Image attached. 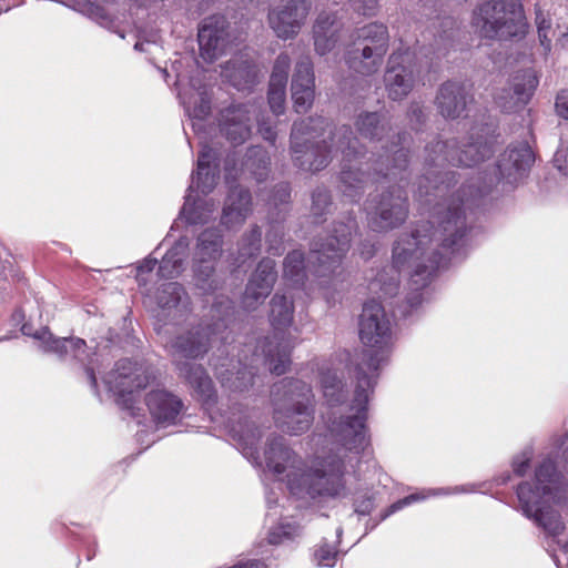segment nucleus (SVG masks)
<instances>
[{"mask_svg": "<svg viewBox=\"0 0 568 568\" xmlns=\"http://www.w3.org/2000/svg\"><path fill=\"white\" fill-rule=\"evenodd\" d=\"M291 153L294 163L306 171L316 172L327 166L337 153L342 154L341 189L344 195L359 196L369 180L368 163H357L362 146L348 125L331 128L322 116H310L293 124Z\"/></svg>", "mask_w": 568, "mask_h": 568, "instance_id": "1", "label": "nucleus"}, {"mask_svg": "<svg viewBox=\"0 0 568 568\" xmlns=\"http://www.w3.org/2000/svg\"><path fill=\"white\" fill-rule=\"evenodd\" d=\"M359 337L367 347L355 363V393L351 409L355 415L341 416L329 424L335 443L348 452L358 454L367 444L365 435V410L377 378V371L387 357L390 339V323L382 304L375 300L365 303L359 318Z\"/></svg>", "mask_w": 568, "mask_h": 568, "instance_id": "2", "label": "nucleus"}, {"mask_svg": "<svg viewBox=\"0 0 568 568\" xmlns=\"http://www.w3.org/2000/svg\"><path fill=\"white\" fill-rule=\"evenodd\" d=\"M264 456L268 469L277 475L286 474L287 488L298 498L324 500L347 495L345 464L338 455H316L302 460L277 436L268 440Z\"/></svg>", "mask_w": 568, "mask_h": 568, "instance_id": "3", "label": "nucleus"}, {"mask_svg": "<svg viewBox=\"0 0 568 568\" xmlns=\"http://www.w3.org/2000/svg\"><path fill=\"white\" fill-rule=\"evenodd\" d=\"M465 216L453 202L440 216L439 230L430 222L416 224L410 233L403 234L393 248V267L398 272L413 271L424 278L446 265L453 247L465 235Z\"/></svg>", "mask_w": 568, "mask_h": 568, "instance_id": "4", "label": "nucleus"}, {"mask_svg": "<svg viewBox=\"0 0 568 568\" xmlns=\"http://www.w3.org/2000/svg\"><path fill=\"white\" fill-rule=\"evenodd\" d=\"M566 481L550 458L542 459L535 469L534 480L524 481L517 488V497L524 515L532 519L550 536H559L565 524L551 505L564 499Z\"/></svg>", "mask_w": 568, "mask_h": 568, "instance_id": "5", "label": "nucleus"}, {"mask_svg": "<svg viewBox=\"0 0 568 568\" xmlns=\"http://www.w3.org/2000/svg\"><path fill=\"white\" fill-rule=\"evenodd\" d=\"M222 327H225L223 323H216L214 328L197 326L176 336L169 346L180 376L187 381L204 402L213 398L212 381L202 366L184 359L197 358L205 354L212 343L217 339Z\"/></svg>", "mask_w": 568, "mask_h": 568, "instance_id": "6", "label": "nucleus"}, {"mask_svg": "<svg viewBox=\"0 0 568 568\" xmlns=\"http://www.w3.org/2000/svg\"><path fill=\"white\" fill-rule=\"evenodd\" d=\"M425 164L428 168L427 173L423 176L419 182V194L427 195L429 193L428 184H433L434 189H438V175L439 172L432 171L433 168H444L445 164L449 163L457 166H474L489 158L493 153L491 141L483 136H478V133H473L467 142L462 145L456 140L449 141H436L428 144L425 148Z\"/></svg>", "mask_w": 568, "mask_h": 568, "instance_id": "7", "label": "nucleus"}, {"mask_svg": "<svg viewBox=\"0 0 568 568\" xmlns=\"http://www.w3.org/2000/svg\"><path fill=\"white\" fill-rule=\"evenodd\" d=\"M471 26L485 40L519 39L527 32L523 8L516 0H486L474 10Z\"/></svg>", "mask_w": 568, "mask_h": 568, "instance_id": "8", "label": "nucleus"}, {"mask_svg": "<svg viewBox=\"0 0 568 568\" xmlns=\"http://www.w3.org/2000/svg\"><path fill=\"white\" fill-rule=\"evenodd\" d=\"M274 422L291 435L306 432L313 422L310 386L297 379H284L272 389Z\"/></svg>", "mask_w": 568, "mask_h": 568, "instance_id": "9", "label": "nucleus"}, {"mask_svg": "<svg viewBox=\"0 0 568 568\" xmlns=\"http://www.w3.org/2000/svg\"><path fill=\"white\" fill-rule=\"evenodd\" d=\"M222 244V233L219 229H206L197 237L194 280L196 286L204 293H214L223 285V278L212 264V261L221 256Z\"/></svg>", "mask_w": 568, "mask_h": 568, "instance_id": "10", "label": "nucleus"}, {"mask_svg": "<svg viewBox=\"0 0 568 568\" xmlns=\"http://www.w3.org/2000/svg\"><path fill=\"white\" fill-rule=\"evenodd\" d=\"M408 216V199L397 186L383 192L368 207V222L377 232H386L400 226Z\"/></svg>", "mask_w": 568, "mask_h": 568, "instance_id": "11", "label": "nucleus"}, {"mask_svg": "<svg viewBox=\"0 0 568 568\" xmlns=\"http://www.w3.org/2000/svg\"><path fill=\"white\" fill-rule=\"evenodd\" d=\"M419 72L410 51L393 52L384 73V85L388 98L398 101L407 97L418 81Z\"/></svg>", "mask_w": 568, "mask_h": 568, "instance_id": "12", "label": "nucleus"}, {"mask_svg": "<svg viewBox=\"0 0 568 568\" xmlns=\"http://www.w3.org/2000/svg\"><path fill=\"white\" fill-rule=\"evenodd\" d=\"M353 229V221L347 224L338 223L334 229V234L329 235L324 242L315 244L308 256L310 264H318L314 270L315 274L326 275L341 264L349 250Z\"/></svg>", "mask_w": 568, "mask_h": 568, "instance_id": "13", "label": "nucleus"}, {"mask_svg": "<svg viewBox=\"0 0 568 568\" xmlns=\"http://www.w3.org/2000/svg\"><path fill=\"white\" fill-rule=\"evenodd\" d=\"M154 375L149 366L133 363L124 358L115 363L114 368L104 376V383L109 389L123 398L128 403L126 395H133L135 390L145 388Z\"/></svg>", "mask_w": 568, "mask_h": 568, "instance_id": "14", "label": "nucleus"}, {"mask_svg": "<svg viewBox=\"0 0 568 568\" xmlns=\"http://www.w3.org/2000/svg\"><path fill=\"white\" fill-rule=\"evenodd\" d=\"M255 115L256 106L253 104H232L220 113V130L233 144H242L251 135Z\"/></svg>", "mask_w": 568, "mask_h": 568, "instance_id": "15", "label": "nucleus"}, {"mask_svg": "<svg viewBox=\"0 0 568 568\" xmlns=\"http://www.w3.org/2000/svg\"><path fill=\"white\" fill-rule=\"evenodd\" d=\"M310 8L306 0H288L285 6L270 11V27L281 39L294 38L300 32Z\"/></svg>", "mask_w": 568, "mask_h": 568, "instance_id": "16", "label": "nucleus"}, {"mask_svg": "<svg viewBox=\"0 0 568 568\" xmlns=\"http://www.w3.org/2000/svg\"><path fill=\"white\" fill-rule=\"evenodd\" d=\"M277 278L275 262L263 258L252 273L242 297L244 308L255 310L270 295Z\"/></svg>", "mask_w": 568, "mask_h": 568, "instance_id": "17", "label": "nucleus"}, {"mask_svg": "<svg viewBox=\"0 0 568 568\" xmlns=\"http://www.w3.org/2000/svg\"><path fill=\"white\" fill-rule=\"evenodd\" d=\"M229 23L223 16H212L202 22L199 29L201 57L206 61L215 60L229 42Z\"/></svg>", "mask_w": 568, "mask_h": 568, "instance_id": "18", "label": "nucleus"}, {"mask_svg": "<svg viewBox=\"0 0 568 568\" xmlns=\"http://www.w3.org/2000/svg\"><path fill=\"white\" fill-rule=\"evenodd\" d=\"M291 92L295 111L305 113L312 106L315 97L313 64L308 58H303L296 63Z\"/></svg>", "mask_w": 568, "mask_h": 568, "instance_id": "19", "label": "nucleus"}, {"mask_svg": "<svg viewBox=\"0 0 568 568\" xmlns=\"http://www.w3.org/2000/svg\"><path fill=\"white\" fill-rule=\"evenodd\" d=\"M534 162V154L526 142L510 144L498 160V171L508 183H515Z\"/></svg>", "mask_w": 568, "mask_h": 568, "instance_id": "20", "label": "nucleus"}, {"mask_svg": "<svg viewBox=\"0 0 568 568\" xmlns=\"http://www.w3.org/2000/svg\"><path fill=\"white\" fill-rule=\"evenodd\" d=\"M539 83V78L535 70L526 69L517 72L511 79L513 95H499L498 103L506 111L510 112L517 106L526 105L531 99Z\"/></svg>", "mask_w": 568, "mask_h": 568, "instance_id": "21", "label": "nucleus"}, {"mask_svg": "<svg viewBox=\"0 0 568 568\" xmlns=\"http://www.w3.org/2000/svg\"><path fill=\"white\" fill-rule=\"evenodd\" d=\"M252 213V199L242 186L232 187L226 196L221 222L227 229L242 225Z\"/></svg>", "mask_w": 568, "mask_h": 568, "instance_id": "22", "label": "nucleus"}, {"mask_svg": "<svg viewBox=\"0 0 568 568\" xmlns=\"http://www.w3.org/2000/svg\"><path fill=\"white\" fill-rule=\"evenodd\" d=\"M386 54L373 50L367 45H358L348 42L345 49L344 59L351 70L362 75H372L376 73Z\"/></svg>", "mask_w": 568, "mask_h": 568, "instance_id": "23", "label": "nucleus"}, {"mask_svg": "<svg viewBox=\"0 0 568 568\" xmlns=\"http://www.w3.org/2000/svg\"><path fill=\"white\" fill-rule=\"evenodd\" d=\"M467 105L465 87L459 82L448 81L440 85L436 95V106L447 119L459 118Z\"/></svg>", "mask_w": 568, "mask_h": 568, "instance_id": "24", "label": "nucleus"}, {"mask_svg": "<svg viewBox=\"0 0 568 568\" xmlns=\"http://www.w3.org/2000/svg\"><path fill=\"white\" fill-rule=\"evenodd\" d=\"M158 304L163 317L172 321L183 317L189 311V297L181 284L171 282L164 284L158 293Z\"/></svg>", "mask_w": 568, "mask_h": 568, "instance_id": "25", "label": "nucleus"}, {"mask_svg": "<svg viewBox=\"0 0 568 568\" xmlns=\"http://www.w3.org/2000/svg\"><path fill=\"white\" fill-rule=\"evenodd\" d=\"M146 406L155 423L164 425L174 423L182 408V403L172 394L159 389L148 394Z\"/></svg>", "mask_w": 568, "mask_h": 568, "instance_id": "26", "label": "nucleus"}, {"mask_svg": "<svg viewBox=\"0 0 568 568\" xmlns=\"http://www.w3.org/2000/svg\"><path fill=\"white\" fill-rule=\"evenodd\" d=\"M341 23L334 14L321 13L313 27L315 51L324 55L331 52L339 40Z\"/></svg>", "mask_w": 568, "mask_h": 568, "instance_id": "27", "label": "nucleus"}, {"mask_svg": "<svg viewBox=\"0 0 568 568\" xmlns=\"http://www.w3.org/2000/svg\"><path fill=\"white\" fill-rule=\"evenodd\" d=\"M215 159V152L204 145L197 159L196 176L193 178L189 187L190 193H192L194 185L203 194H207L214 189L219 179L217 165L214 163Z\"/></svg>", "mask_w": 568, "mask_h": 568, "instance_id": "28", "label": "nucleus"}, {"mask_svg": "<svg viewBox=\"0 0 568 568\" xmlns=\"http://www.w3.org/2000/svg\"><path fill=\"white\" fill-rule=\"evenodd\" d=\"M349 42L358 45H367L373 50L384 54L387 53L389 47V33L385 24L371 22L363 27L356 28L349 36Z\"/></svg>", "mask_w": 568, "mask_h": 568, "instance_id": "29", "label": "nucleus"}, {"mask_svg": "<svg viewBox=\"0 0 568 568\" xmlns=\"http://www.w3.org/2000/svg\"><path fill=\"white\" fill-rule=\"evenodd\" d=\"M33 336L40 341L45 352L55 353L61 357L72 354L75 358L83 361L81 354L84 353L85 342L81 338H55L48 328H42Z\"/></svg>", "mask_w": 568, "mask_h": 568, "instance_id": "30", "label": "nucleus"}, {"mask_svg": "<svg viewBox=\"0 0 568 568\" xmlns=\"http://www.w3.org/2000/svg\"><path fill=\"white\" fill-rule=\"evenodd\" d=\"M359 135L369 141H382L389 132V122L379 112H363L355 122Z\"/></svg>", "mask_w": 568, "mask_h": 568, "instance_id": "31", "label": "nucleus"}, {"mask_svg": "<svg viewBox=\"0 0 568 568\" xmlns=\"http://www.w3.org/2000/svg\"><path fill=\"white\" fill-rule=\"evenodd\" d=\"M290 352L291 345L283 338H278L274 335L272 338H267L264 353L265 361L268 363L270 371L276 375H282L286 372L290 364Z\"/></svg>", "mask_w": 568, "mask_h": 568, "instance_id": "32", "label": "nucleus"}, {"mask_svg": "<svg viewBox=\"0 0 568 568\" xmlns=\"http://www.w3.org/2000/svg\"><path fill=\"white\" fill-rule=\"evenodd\" d=\"M192 92L180 93V97L187 113L194 119L202 120L210 113V97L205 87H195V84L192 83Z\"/></svg>", "mask_w": 568, "mask_h": 568, "instance_id": "33", "label": "nucleus"}, {"mask_svg": "<svg viewBox=\"0 0 568 568\" xmlns=\"http://www.w3.org/2000/svg\"><path fill=\"white\" fill-rule=\"evenodd\" d=\"M192 194L189 193L185 197V203L182 209V214L190 224H204L214 214L216 206L211 200L196 199L191 203Z\"/></svg>", "mask_w": 568, "mask_h": 568, "instance_id": "34", "label": "nucleus"}, {"mask_svg": "<svg viewBox=\"0 0 568 568\" xmlns=\"http://www.w3.org/2000/svg\"><path fill=\"white\" fill-rule=\"evenodd\" d=\"M294 306L291 298L276 293L271 300V323L275 329H282L291 325Z\"/></svg>", "mask_w": 568, "mask_h": 568, "instance_id": "35", "label": "nucleus"}, {"mask_svg": "<svg viewBox=\"0 0 568 568\" xmlns=\"http://www.w3.org/2000/svg\"><path fill=\"white\" fill-rule=\"evenodd\" d=\"M185 248V245L178 243L166 252L159 265V274L161 277L173 278L181 274L186 256Z\"/></svg>", "mask_w": 568, "mask_h": 568, "instance_id": "36", "label": "nucleus"}, {"mask_svg": "<svg viewBox=\"0 0 568 568\" xmlns=\"http://www.w3.org/2000/svg\"><path fill=\"white\" fill-rule=\"evenodd\" d=\"M321 386L323 396L328 406L334 407L335 405L343 402L344 384L335 371L323 372L321 376Z\"/></svg>", "mask_w": 568, "mask_h": 568, "instance_id": "37", "label": "nucleus"}, {"mask_svg": "<svg viewBox=\"0 0 568 568\" xmlns=\"http://www.w3.org/2000/svg\"><path fill=\"white\" fill-rule=\"evenodd\" d=\"M223 75L237 89H244L253 82L254 71L246 62L233 60L225 64Z\"/></svg>", "mask_w": 568, "mask_h": 568, "instance_id": "38", "label": "nucleus"}, {"mask_svg": "<svg viewBox=\"0 0 568 568\" xmlns=\"http://www.w3.org/2000/svg\"><path fill=\"white\" fill-rule=\"evenodd\" d=\"M283 275L293 285H300L304 283L306 277V270L302 252L293 251L287 254L284 260Z\"/></svg>", "mask_w": 568, "mask_h": 568, "instance_id": "39", "label": "nucleus"}, {"mask_svg": "<svg viewBox=\"0 0 568 568\" xmlns=\"http://www.w3.org/2000/svg\"><path fill=\"white\" fill-rule=\"evenodd\" d=\"M261 230L257 226L252 227L247 233L243 234L239 246V260L241 263L245 258L256 255L261 248Z\"/></svg>", "mask_w": 568, "mask_h": 568, "instance_id": "40", "label": "nucleus"}, {"mask_svg": "<svg viewBox=\"0 0 568 568\" xmlns=\"http://www.w3.org/2000/svg\"><path fill=\"white\" fill-rule=\"evenodd\" d=\"M234 435L239 437V440L242 442V453L247 458L257 459L255 456L256 448L255 444L261 437V432L257 428L246 425L245 427H240V429L233 428Z\"/></svg>", "mask_w": 568, "mask_h": 568, "instance_id": "41", "label": "nucleus"}, {"mask_svg": "<svg viewBox=\"0 0 568 568\" xmlns=\"http://www.w3.org/2000/svg\"><path fill=\"white\" fill-rule=\"evenodd\" d=\"M407 151L404 149H398L394 152L393 155V165L386 166V171L384 172V162L377 161L378 168H375L376 175H383L384 178H397L402 171H404L407 166Z\"/></svg>", "mask_w": 568, "mask_h": 568, "instance_id": "42", "label": "nucleus"}, {"mask_svg": "<svg viewBox=\"0 0 568 568\" xmlns=\"http://www.w3.org/2000/svg\"><path fill=\"white\" fill-rule=\"evenodd\" d=\"M286 97V83L270 80L268 89V103L275 114H281L284 111Z\"/></svg>", "mask_w": 568, "mask_h": 568, "instance_id": "43", "label": "nucleus"}, {"mask_svg": "<svg viewBox=\"0 0 568 568\" xmlns=\"http://www.w3.org/2000/svg\"><path fill=\"white\" fill-rule=\"evenodd\" d=\"M331 206V196L325 189H316L312 194L311 212L317 222L325 213L328 212Z\"/></svg>", "mask_w": 568, "mask_h": 568, "instance_id": "44", "label": "nucleus"}, {"mask_svg": "<svg viewBox=\"0 0 568 568\" xmlns=\"http://www.w3.org/2000/svg\"><path fill=\"white\" fill-rule=\"evenodd\" d=\"M291 65V60L287 54H280L274 63L273 72L271 74V81H276L277 83L284 82L287 83V72Z\"/></svg>", "mask_w": 568, "mask_h": 568, "instance_id": "45", "label": "nucleus"}, {"mask_svg": "<svg viewBox=\"0 0 568 568\" xmlns=\"http://www.w3.org/2000/svg\"><path fill=\"white\" fill-rule=\"evenodd\" d=\"M73 8L93 19H104V10L92 0H74Z\"/></svg>", "mask_w": 568, "mask_h": 568, "instance_id": "46", "label": "nucleus"}, {"mask_svg": "<svg viewBox=\"0 0 568 568\" xmlns=\"http://www.w3.org/2000/svg\"><path fill=\"white\" fill-rule=\"evenodd\" d=\"M336 556L337 551L333 547L322 545L315 550L314 560L317 566L333 567L336 561Z\"/></svg>", "mask_w": 568, "mask_h": 568, "instance_id": "47", "label": "nucleus"}, {"mask_svg": "<svg viewBox=\"0 0 568 568\" xmlns=\"http://www.w3.org/2000/svg\"><path fill=\"white\" fill-rule=\"evenodd\" d=\"M268 251L274 255H280L284 251L283 231L278 226H273L266 234Z\"/></svg>", "mask_w": 568, "mask_h": 568, "instance_id": "48", "label": "nucleus"}, {"mask_svg": "<svg viewBox=\"0 0 568 568\" xmlns=\"http://www.w3.org/2000/svg\"><path fill=\"white\" fill-rule=\"evenodd\" d=\"M248 158L250 160L256 159L258 161L257 169L260 171L254 173L257 175V180H262L266 174V170L270 164V158L267 156L266 152L260 146L251 148L248 150Z\"/></svg>", "mask_w": 568, "mask_h": 568, "instance_id": "49", "label": "nucleus"}, {"mask_svg": "<svg viewBox=\"0 0 568 568\" xmlns=\"http://www.w3.org/2000/svg\"><path fill=\"white\" fill-rule=\"evenodd\" d=\"M532 457V450L527 448L517 455L513 460L514 473L518 476H524L528 468Z\"/></svg>", "mask_w": 568, "mask_h": 568, "instance_id": "50", "label": "nucleus"}, {"mask_svg": "<svg viewBox=\"0 0 568 568\" xmlns=\"http://www.w3.org/2000/svg\"><path fill=\"white\" fill-rule=\"evenodd\" d=\"M294 528L287 524V525H282L281 527L272 530L268 535V541L270 544H281L284 541V539H291L292 536L294 535Z\"/></svg>", "mask_w": 568, "mask_h": 568, "instance_id": "51", "label": "nucleus"}, {"mask_svg": "<svg viewBox=\"0 0 568 568\" xmlns=\"http://www.w3.org/2000/svg\"><path fill=\"white\" fill-rule=\"evenodd\" d=\"M354 9L365 16H372L377 8V0H349Z\"/></svg>", "mask_w": 568, "mask_h": 568, "instance_id": "52", "label": "nucleus"}, {"mask_svg": "<svg viewBox=\"0 0 568 568\" xmlns=\"http://www.w3.org/2000/svg\"><path fill=\"white\" fill-rule=\"evenodd\" d=\"M556 110L561 118L568 119V90H564L557 95Z\"/></svg>", "mask_w": 568, "mask_h": 568, "instance_id": "53", "label": "nucleus"}, {"mask_svg": "<svg viewBox=\"0 0 568 568\" xmlns=\"http://www.w3.org/2000/svg\"><path fill=\"white\" fill-rule=\"evenodd\" d=\"M252 379H253V374L252 373H242V377L240 376H236L235 381H233L231 383V387L237 389V390H243L244 388L247 387V385L252 384Z\"/></svg>", "mask_w": 568, "mask_h": 568, "instance_id": "54", "label": "nucleus"}, {"mask_svg": "<svg viewBox=\"0 0 568 568\" xmlns=\"http://www.w3.org/2000/svg\"><path fill=\"white\" fill-rule=\"evenodd\" d=\"M424 498H425V496L424 495L422 496L419 494L409 495V496L398 500L397 503L393 504L390 506V511L394 513V511H396L398 509H402L406 505H409V504H412L414 501H417V500H420V499H424Z\"/></svg>", "mask_w": 568, "mask_h": 568, "instance_id": "55", "label": "nucleus"}, {"mask_svg": "<svg viewBox=\"0 0 568 568\" xmlns=\"http://www.w3.org/2000/svg\"><path fill=\"white\" fill-rule=\"evenodd\" d=\"M258 132L266 141H270L272 143L275 141L276 133L271 124L258 121Z\"/></svg>", "mask_w": 568, "mask_h": 568, "instance_id": "56", "label": "nucleus"}, {"mask_svg": "<svg viewBox=\"0 0 568 568\" xmlns=\"http://www.w3.org/2000/svg\"><path fill=\"white\" fill-rule=\"evenodd\" d=\"M550 30V24H547V27H540L538 31V37L541 47L544 48L545 52H549L551 49V40L548 37V32Z\"/></svg>", "mask_w": 568, "mask_h": 568, "instance_id": "57", "label": "nucleus"}, {"mask_svg": "<svg viewBox=\"0 0 568 568\" xmlns=\"http://www.w3.org/2000/svg\"><path fill=\"white\" fill-rule=\"evenodd\" d=\"M291 193L288 186L286 184L278 185L275 194V203L278 201L281 203H285L290 200Z\"/></svg>", "mask_w": 568, "mask_h": 568, "instance_id": "58", "label": "nucleus"}, {"mask_svg": "<svg viewBox=\"0 0 568 568\" xmlns=\"http://www.w3.org/2000/svg\"><path fill=\"white\" fill-rule=\"evenodd\" d=\"M158 264V260L156 258H145L143 261V263L139 266V271L140 272H151L155 265Z\"/></svg>", "mask_w": 568, "mask_h": 568, "instance_id": "59", "label": "nucleus"}, {"mask_svg": "<svg viewBox=\"0 0 568 568\" xmlns=\"http://www.w3.org/2000/svg\"><path fill=\"white\" fill-rule=\"evenodd\" d=\"M372 509V500L367 499L363 501L361 505L356 506V511L359 514H368Z\"/></svg>", "mask_w": 568, "mask_h": 568, "instance_id": "60", "label": "nucleus"}, {"mask_svg": "<svg viewBox=\"0 0 568 568\" xmlns=\"http://www.w3.org/2000/svg\"><path fill=\"white\" fill-rule=\"evenodd\" d=\"M536 23L539 29L540 27H547V24H550V21L547 20L541 12H538L536 16Z\"/></svg>", "mask_w": 568, "mask_h": 568, "instance_id": "61", "label": "nucleus"}, {"mask_svg": "<svg viewBox=\"0 0 568 568\" xmlns=\"http://www.w3.org/2000/svg\"><path fill=\"white\" fill-rule=\"evenodd\" d=\"M85 373H87V375H88V378H89V381H90L91 385H92L93 387H95V386H97V377H95V375H94V371H93V368H92V367H87V368H85Z\"/></svg>", "mask_w": 568, "mask_h": 568, "instance_id": "62", "label": "nucleus"}, {"mask_svg": "<svg viewBox=\"0 0 568 568\" xmlns=\"http://www.w3.org/2000/svg\"><path fill=\"white\" fill-rule=\"evenodd\" d=\"M385 294H393L397 290V280L392 278V283H389L385 288Z\"/></svg>", "mask_w": 568, "mask_h": 568, "instance_id": "63", "label": "nucleus"}, {"mask_svg": "<svg viewBox=\"0 0 568 568\" xmlns=\"http://www.w3.org/2000/svg\"><path fill=\"white\" fill-rule=\"evenodd\" d=\"M560 550H561L565 555H567V554H568V544L566 542V544L560 545Z\"/></svg>", "mask_w": 568, "mask_h": 568, "instance_id": "64", "label": "nucleus"}]
</instances>
